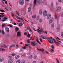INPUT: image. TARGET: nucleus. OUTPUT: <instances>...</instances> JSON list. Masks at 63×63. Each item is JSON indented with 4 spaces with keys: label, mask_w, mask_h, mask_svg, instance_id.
Instances as JSON below:
<instances>
[{
    "label": "nucleus",
    "mask_w": 63,
    "mask_h": 63,
    "mask_svg": "<svg viewBox=\"0 0 63 63\" xmlns=\"http://www.w3.org/2000/svg\"><path fill=\"white\" fill-rule=\"evenodd\" d=\"M51 17V14H48L47 16V19H49Z\"/></svg>",
    "instance_id": "1"
},
{
    "label": "nucleus",
    "mask_w": 63,
    "mask_h": 63,
    "mask_svg": "<svg viewBox=\"0 0 63 63\" xmlns=\"http://www.w3.org/2000/svg\"><path fill=\"white\" fill-rule=\"evenodd\" d=\"M19 4L20 5H23L24 4V1L23 0H21L19 1Z\"/></svg>",
    "instance_id": "2"
},
{
    "label": "nucleus",
    "mask_w": 63,
    "mask_h": 63,
    "mask_svg": "<svg viewBox=\"0 0 63 63\" xmlns=\"http://www.w3.org/2000/svg\"><path fill=\"white\" fill-rule=\"evenodd\" d=\"M5 9H6V10H7V11H12L11 9L9 7H5Z\"/></svg>",
    "instance_id": "3"
},
{
    "label": "nucleus",
    "mask_w": 63,
    "mask_h": 63,
    "mask_svg": "<svg viewBox=\"0 0 63 63\" xmlns=\"http://www.w3.org/2000/svg\"><path fill=\"white\" fill-rule=\"evenodd\" d=\"M43 15L44 16H46L47 15V11L46 10H44L43 12Z\"/></svg>",
    "instance_id": "4"
},
{
    "label": "nucleus",
    "mask_w": 63,
    "mask_h": 63,
    "mask_svg": "<svg viewBox=\"0 0 63 63\" xmlns=\"http://www.w3.org/2000/svg\"><path fill=\"white\" fill-rule=\"evenodd\" d=\"M5 30L6 32L8 33V32H10V30L9 29V28L8 27H6L5 28Z\"/></svg>",
    "instance_id": "5"
},
{
    "label": "nucleus",
    "mask_w": 63,
    "mask_h": 63,
    "mask_svg": "<svg viewBox=\"0 0 63 63\" xmlns=\"http://www.w3.org/2000/svg\"><path fill=\"white\" fill-rule=\"evenodd\" d=\"M31 44L33 46H36V41H34L31 43Z\"/></svg>",
    "instance_id": "6"
},
{
    "label": "nucleus",
    "mask_w": 63,
    "mask_h": 63,
    "mask_svg": "<svg viewBox=\"0 0 63 63\" xmlns=\"http://www.w3.org/2000/svg\"><path fill=\"white\" fill-rule=\"evenodd\" d=\"M53 18H52L49 21V24H51V23H52L53 22Z\"/></svg>",
    "instance_id": "7"
},
{
    "label": "nucleus",
    "mask_w": 63,
    "mask_h": 63,
    "mask_svg": "<svg viewBox=\"0 0 63 63\" xmlns=\"http://www.w3.org/2000/svg\"><path fill=\"white\" fill-rule=\"evenodd\" d=\"M13 62V60L12 59H10L8 61V62L9 63H11Z\"/></svg>",
    "instance_id": "8"
},
{
    "label": "nucleus",
    "mask_w": 63,
    "mask_h": 63,
    "mask_svg": "<svg viewBox=\"0 0 63 63\" xmlns=\"http://www.w3.org/2000/svg\"><path fill=\"white\" fill-rule=\"evenodd\" d=\"M61 11V7H58V8L57 9V12H59Z\"/></svg>",
    "instance_id": "9"
},
{
    "label": "nucleus",
    "mask_w": 63,
    "mask_h": 63,
    "mask_svg": "<svg viewBox=\"0 0 63 63\" xmlns=\"http://www.w3.org/2000/svg\"><path fill=\"white\" fill-rule=\"evenodd\" d=\"M17 36H21V32H18L17 33Z\"/></svg>",
    "instance_id": "10"
},
{
    "label": "nucleus",
    "mask_w": 63,
    "mask_h": 63,
    "mask_svg": "<svg viewBox=\"0 0 63 63\" xmlns=\"http://www.w3.org/2000/svg\"><path fill=\"white\" fill-rule=\"evenodd\" d=\"M36 31H37L38 33H39V34H41V33H42V31L41 30L39 29H38L36 30Z\"/></svg>",
    "instance_id": "11"
},
{
    "label": "nucleus",
    "mask_w": 63,
    "mask_h": 63,
    "mask_svg": "<svg viewBox=\"0 0 63 63\" xmlns=\"http://www.w3.org/2000/svg\"><path fill=\"white\" fill-rule=\"evenodd\" d=\"M36 41L37 42H38V43L39 44H41V43L40 42V41L38 40V37H36Z\"/></svg>",
    "instance_id": "12"
},
{
    "label": "nucleus",
    "mask_w": 63,
    "mask_h": 63,
    "mask_svg": "<svg viewBox=\"0 0 63 63\" xmlns=\"http://www.w3.org/2000/svg\"><path fill=\"white\" fill-rule=\"evenodd\" d=\"M19 30V28L17 27H16L15 29V30L16 32H17Z\"/></svg>",
    "instance_id": "13"
},
{
    "label": "nucleus",
    "mask_w": 63,
    "mask_h": 63,
    "mask_svg": "<svg viewBox=\"0 0 63 63\" xmlns=\"http://www.w3.org/2000/svg\"><path fill=\"white\" fill-rule=\"evenodd\" d=\"M20 57L18 55H16L15 56V59H18Z\"/></svg>",
    "instance_id": "14"
},
{
    "label": "nucleus",
    "mask_w": 63,
    "mask_h": 63,
    "mask_svg": "<svg viewBox=\"0 0 63 63\" xmlns=\"http://www.w3.org/2000/svg\"><path fill=\"white\" fill-rule=\"evenodd\" d=\"M32 10V8H31V7H29L28 10V12H30V11H31Z\"/></svg>",
    "instance_id": "15"
},
{
    "label": "nucleus",
    "mask_w": 63,
    "mask_h": 63,
    "mask_svg": "<svg viewBox=\"0 0 63 63\" xmlns=\"http://www.w3.org/2000/svg\"><path fill=\"white\" fill-rule=\"evenodd\" d=\"M42 0H37V3L38 4H40L41 3V2H42Z\"/></svg>",
    "instance_id": "16"
},
{
    "label": "nucleus",
    "mask_w": 63,
    "mask_h": 63,
    "mask_svg": "<svg viewBox=\"0 0 63 63\" xmlns=\"http://www.w3.org/2000/svg\"><path fill=\"white\" fill-rule=\"evenodd\" d=\"M36 17V15L35 14H34L32 16V18L34 19L35 18V17Z\"/></svg>",
    "instance_id": "17"
},
{
    "label": "nucleus",
    "mask_w": 63,
    "mask_h": 63,
    "mask_svg": "<svg viewBox=\"0 0 63 63\" xmlns=\"http://www.w3.org/2000/svg\"><path fill=\"white\" fill-rule=\"evenodd\" d=\"M1 47H4V48H5L7 47V46H6V45H3V46H1Z\"/></svg>",
    "instance_id": "18"
},
{
    "label": "nucleus",
    "mask_w": 63,
    "mask_h": 63,
    "mask_svg": "<svg viewBox=\"0 0 63 63\" xmlns=\"http://www.w3.org/2000/svg\"><path fill=\"white\" fill-rule=\"evenodd\" d=\"M25 63V61L24 60H22L21 61V63Z\"/></svg>",
    "instance_id": "19"
},
{
    "label": "nucleus",
    "mask_w": 63,
    "mask_h": 63,
    "mask_svg": "<svg viewBox=\"0 0 63 63\" xmlns=\"http://www.w3.org/2000/svg\"><path fill=\"white\" fill-rule=\"evenodd\" d=\"M39 14L41 15H42L43 14V12L41 11L40 10L39 11Z\"/></svg>",
    "instance_id": "20"
},
{
    "label": "nucleus",
    "mask_w": 63,
    "mask_h": 63,
    "mask_svg": "<svg viewBox=\"0 0 63 63\" xmlns=\"http://www.w3.org/2000/svg\"><path fill=\"white\" fill-rule=\"evenodd\" d=\"M28 58L29 59H32V55H31L29 56L28 57Z\"/></svg>",
    "instance_id": "21"
},
{
    "label": "nucleus",
    "mask_w": 63,
    "mask_h": 63,
    "mask_svg": "<svg viewBox=\"0 0 63 63\" xmlns=\"http://www.w3.org/2000/svg\"><path fill=\"white\" fill-rule=\"evenodd\" d=\"M54 24H53L51 26V28H54Z\"/></svg>",
    "instance_id": "22"
},
{
    "label": "nucleus",
    "mask_w": 63,
    "mask_h": 63,
    "mask_svg": "<svg viewBox=\"0 0 63 63\" xmlns=\"http://www.w3.org/2000/svg\"><path fill=\"white\" fill-rule=\"evenodd\" d=\"M53 41H54V42L56 44H57V42H57V41H56L55 39H53Z\"/></svg>",
    "instance_id": "23"
},
{
    "label": "nucleus",
    "mask_w": 63,
    "mask_h": 63,
    "mask_svg": "<svg viewBox=\"0 0 63 63\" xmlns=\"http://www.w3.org/2000/svg\"><path fill=\"white\" fill-rule=\"evenodd\" d=\"M36 0H34V5H36Z\"/></svg>",
    "instance_id": "24"
},
{
    "label": "nucleus",
    "mask_w": 63,
    "mask_h": 63,
    "mask_svg": "<svg viewBox=\"0 0 63 63\" xmlns=\"http://www.w3.org/2000/svg\"><path fill=\"white\" fill-rule=\"evenodd\" d=\"M43 21V20L42 19H40L39 20V22L40 23H41V22Z\"/></svg>",
    "instance_id": "25"
},
{
    "label": "nucleus",
    "mask_w": 63,
    "mask_h": 63,
    "mask_svg": "<svg viewBox=\"0 0 63 63\" xmlns=\"http://www.w3.org/2000/svg\"><path fill=\"white\" fill-rule=\"evenodd\" d=\"M16 13L17 15H18V16H19V13H18V11H17L16 12Z\"/></svg>",
    "instance_id": "26"
},
{
    "label": "nucleus",
    "mask_w": 63,
    "mask_h": 63,
    "mask_svg": "<svg viewBox=\"0 0 63 63\" xmlns=\"http://www.w3.org/2000/svg\"><path fill=\"white\" fill-rule=\"evenodd\" d=\"M3 60H4V58H2L0 59V61L1 62H2V61H3Z\"/></svg>",
    "instance_id": "27"
},
{
    "label": "nucleus",
    "mask_w": 63,
    "mask_h": 63,
    "mask_svg": "<svg viewBox=\"0 0 63 63\" xmlns=\"http://www.w3.org/2000/svg\"><path fill=\"white\" fill-rule=\"evenodd\" d=\"M20 60H17L16 61V62L17 63H20Z\"/></svg>",
    "instance_id": "28"
},
{
    "label": "nucleus",
    "mask_w": 63,
    "mask_h": 63,
    "mask_svg": "<svg viewBox=\"0 0 63 63\" xmlns=\"http://www.w3.org/2000/svg\"><path fill=\"white\" fill-rule=\"evenodd\" d=\"M23 49H26V46H24L22 47Z\"/></svg>",
    "instance_id": "29"
},
{
    "label": "nucleus",
    "mask_w": 63,
    "mask_h": 63,
    "mask_svg": "<svg viewBox=\"0 0 63 63\" xmlns=\"http://www.w3.org/2000/svg\"><path fill=\"white\" fill-rule=\"evenodd\" d=\"M50 51L52 53H53L54 52V50L51 49H50Z\"/></svg>",
    "instance_id": "30"
},
{
    "label": "nucleus",
    "mask_w": 63,
    "mask_h": 63,
    "mask_svg": "<svg viewBox=\"0 0 63 63\" xmlns=\"http://www.w3.org/2000/svg\"><path fill=\"white\" fill-rule=\"evenodd\" d=\"M0 11H1V12H3V13H5V11L3 10H0Z\"/></svg>",
    "instance_id": "31"
},
{
    "label": "nucleus",
    "mask_w": 63,
    "mask_h": 63,
    "mask_svg": "<svg viewBox=\"0 0 63 63\" xmlns=\"http://www.w3.org/2000/svg\"><path fill=\"white\" fill-rule=\"evenodd\" d=\"M29 31L30 32V33H31L32 32V30H31V29L29 30Z\"/></svg>",
    "instance_id": "32"
},
{
    "label": "nucleus",
    "mask_w": 63,
    "mask_h": 63,
    "mask_svg": "<svg viewBox=\"0 0 63 63\" xmlns=\"http://www.w3.org/2000/svg\"><path fill=\"white\" fill-rule=\"evenodd\" d=\"M27 35V36L28 38H30V34H29V33H28Z\"/></svg>",
    "instance_id": "33"
},
{
    "label": "nucleus",
    "mask_w": 63,
    "mask_h": 63,
    "mask_svg": "<svg viewBox=\"0 0 63 63\" xmlns=\"http://www.w3.org/2000/svg\"><path fill=\"white\" fill-rule=\"evenodd\" d=\"M55 19H56L57 18V15H55Z\"/></svg>",
    "instance_id": "34"
},
{
    "label": "nucleus",
    "mask_w": 63,
    "mask_h": 63,
    "mask_svg": "<svg viewBox=\"0 0 63 63\" xmlns=\"http://www.w3.org/2000/svg\"><path fill=\"white\" fill-rule=\"evenodd\" d=\"M22 24H21V23H19V26L20 27V26H22Z\"/></svg>",
    "instance_id": "35"
},
{
    "label": "nucleus",
    "mask_w": 63,
    "mask_h": 63,
    "mask_svg": "<svg viewBox=\"0 0 63 63\" xmlns=\"http://www.w3.org/2000/svg\"><path fill=\"white\" fill-rule=\"evenodd\" d=\"M51 47L52 49H53V50L54 49V46H53V45H52V46Z\"/></svg>",
    "instance_id": "36"
},
{
    "label": "nucleus",
    "mask_w": 63,
    "mask_h": 63,
    "mask_svg": "<svg viewBox=\"0 0 63 63\" xmlns=\"http://www.w3.org/2000/svg\"><path fill=\"white\" fill-rule=\"evenodd\" d=\"M30 39L31 40H32V41H33L34 40V39L33 38H30Z\"/></svg>",
    "instance_id": "37"
},
{
    "label": "nucleus",
    "mask_w": 63,
    "mask_h": 63,
    "mask_svg": "<svg viewBox=\"0 0 63 63\" xmlns=\"http://www.w3.org/2000/svg\"><path fill=\"white\" fill-rule=\"evenodd\" d=\"M8 58H10V59H11V58H12L13 57L12 56H9Z\"/></svg>",
    "instance_id": "38"
},
{
    "label": "nucleus",
    "mask_w": 63,
    "mask_h": 63,
    "mask_svg": "<svg viewBox=\"0 0 63 63\" xmlns=\"http://www.w3.org/2000/svg\"><path fill=\"white\" fill-rule=\"evenodd\" d=\"M41 32H42L43 33H45V32L43 31V29L41 30Z\"/></svg>",
    "instance_id": "39"
},
{
    "label": "nucleus",
    "mask_w": 63,
    "mask_h": 63,
    "mask_svg": "<svg viewBox=\"0 0 63 63\" xmlns=\"http://www.w3.org/2000/svg\"><path fill=\"white\" fill-rule=\"evenodd\" d=\"M25 29L26 31H27V27H25Z\"/></svg>",
    "instance_id": "40"
},
{
    "label": "nucleus",
    "mask_w": 63,
    "mask_h": 63,
    "mask_svg": "<svg viewBox=\"0 0 63 63\" xmlns=\"http://www.w3.org/2000/svg\"><path fill=\"white\" fill-rule=\"evenodd\" d=\"M61 35L62 37H63V32L61 33Z\"/></svg>",
    "instance_id": "41"
},
{
    "label": "nucleus",
    "mask_w": 63,
    "mask_h": 63,
    "mask_svg": "<svg viewBox=\"0 0 63 63\" xmlns=\"http://www.w3.org/2000/svg\"><path fill=\"white\" fill-rule=\"evenodd\" d=\"M39 40L40 41V42H43V40H42V39L41 38H40Z\"/></svg>",
    "instance_id": "42"
},
{
    "label": "nucleus",
    "mask_w": 63,
    "mask_h": 63,
    "mask_svg": "<svg viewBox=\"0 0 63 63\" xmlns=\"http://www.w3.org/2000/svg\"><path fill=\"white\" fill-rule=\"evenodd\" d=\"M29 41H30V39H28L27 40V43H30V42H29Z\"/></svg>",
    "instance_id": "43"
},
{
    "label": "nucleus",
    "mask_w": 63,
    "mask_h": 63,
    "mask_svg": "<svg viewBox=\"0 0 63 63\" xmlns=\"http://www.w3.org/2000/svg\"><path fill=\"white\" fill-rule=\"evenodd\" d=\"M12 47H15V45L14 44L11 46Z\"/></svg>",
    "instance_id": "44"
},
{
    "label": "nucleus",
    "mask_w": 63,
    "mask_h": 63,
    "mask_svg": "<svg viewBox=\"0 0 63 63\" xmlns=\"http://www.w3.org/2000/svg\"><path fill=\"white\" fill-rule=\"evenodd\" d=\"M8 26H9L10 27H12V26L11 25H9Z\"/></svg>",
    "instance_id": "45"
},
{
    "label": "nucleus",
    "mask_w": 63,
    "mask_h": 63,
    "mask_svg": "<svg viewBox=\"0 0 63 63\" xmlns=\"http://www.w3.org/2000/svg\"><path fill=\"white\" fill-rule=\"evenodd\" d=\"M27 29H28V30H30V28L29 27H27Z\"/></svg>",
    "instance_id": "46"
},
{
    "label": "nucleus",
    "mask_w": 63,
    "mask_h": 63,
    "mask_svg": "<svg viewBox=\"0 0 63 63\" xmlns=\"http://www.w3.org/2000/svg\"><path fill=\"white\" fill-rule=\"evenodd\" d=\"M58 1L59 2L61 3L62 2V0H58Z\"/></svg>",
    "instance_id": "47"
},
{
    "label": "nucleus",
    "mask_w": 63,
    "mask_h": 63,
    "mask_svg": "<svg viewBox=\"0 0 63 63\" xmlns=\"http://www.w3.org/2000/svg\"><path fill=\"white\" fill-rule=\"evenodd\" d=\"M2 27H4V26H6V24H3L2 25Z\"/></svg>",
    "instance_id": "48"
},
{
    "label": "nucleus",
    "mask_w": 63,
    "mask_h": 63,
    "mask_svg": "<svg viewBox=\"0 0 63 63\" xmlns=\"http://www.w3.org/2000/svg\"><path fill=\"white\" fill-rule=\"evenodd\" d=\"M24 34L25 35H27V34H28V33H27L26 32H25L24 33Z\"/></svg>",
    "instance_id": "49"
},
{
    "label": "nucleus",
    "mask_w": 63,
    "mask_h": 63,
    "mask_svg": "<svg viewBox=\"0 0 63 63\" xmlns=\"http://www.w3.org/2000/svg\"><path fill=\"white\" fill-rule=\"evenodd\" d=\"M38 28H39V29H40V30H41V31L43 30V29L41 28H40L39 27H38Z\"/></svg>",
    "instance_id": "50"
},
{
    "label": "nucleus",
    "mask_w": 63,
    "mask_h": 63,
    "mask_svg": "<svg viewBox=\"0 0 63 63\" xmlns=\"http://www.w3.org/2000/svg\"><path fill=\"white\" fill-rule=\"evenodd\" d=\"M41 38H43V39H46V38H44V37L43 36H41Z\"/></svg>",
    "instance_id": "51"
},
{
    "label": "nucleus",
    "mask_w": 63,
    "mask_h": 63,
    "mask_svg": "<svg viewBox=\"0 0 63 63\" xmlns=\"http://www.w3.org/2000/svg\"><path fill=\"white\" fill-rule=\"evenodd\" d=\"M25 45L26 47H27V46H29V45L28 44H25Z\"/></svg>",
    "instance_id": "52"
},
{
    "label": "nucleus",
    "mask_w": 63,
    "mask_h": 63,
    "mask_svg": "<svg viewBox=\"0 0 63 63\" xmlns=\"http://www.w3.org/2000/svg\"><path fill=\"white\" fill-rule=\"evenodd\" d=\"M45 34L47 35V31H45Z\"/></svg>",
    "instance_id": "53"
},
{
    "label": "nucleus",
    "mask_w": 63,
    "mask_h": 63,
    "mask_svg": "<svg viewBox=\"0 0 63 63\" xmlns=\"http://www.w3.org/2000/svg\"><path fill=\"white\" fill-rule=\"evenodd\" d=\"M16 18H17V19H20V17H16Z\"/></svg>",
    "instance_id": "54"
},
{
    "label": "nucleus",
    "mask_w": 63,
    "mask_h": 63,
    "mask_svg": "<svg viewBox=\"0 0 63 63\" xmlns=\"http://www.w3.org/2000/svg\"><path fill=\"white\" fill-rule=\"evenodd\" d=\"M0 15H4V14H5V13H0Z\"/></svg>",
    "instance_id": "55"
},
{
    "label": "nucleus",
    "mask_w": 63,
    "mask_h": 63,
    "mask_svg": "<svg viewBox=\"0 0 63 63\" xmlns=\"http://www.w3.org/2000/svg\"><path fill=\"white\" fill-rule=\"evenodd\" d=\"M11 16H12V17H14V15L13 13L11 14Z\"/></svg>",
    "instance_id": "56"
},
{
    "label": "nucleus",
    "mask_w": 63,
    "mask_h": 63,
    "mask_svg": "<svg viewBox=\"0 0 63 63\" xmlns=\"http://www.w3.org/2000/svg\"><path fill=\"white\" fill-rule=\"evenodd\" d=\"M37 50H38V51H41V49H37Z\"/></svg>",
    "instance_id": "57"
},
{
    "label": "nucleus",
    "mask_w": 63,
    "mask_h": 63,
    "mask_svg": "<svg viewBox=\"0 0 63 63\" xmlns=\"http://www.w3.org/2000/svg\"><path fill=\"white\" fill-rule=\"evenodd\" d=\"M56 59V60L57 63H59V61H58V60L57 59Z\"/></svg>",
    "instance_id": "58"
},
{
    "label": "nucleus",
    "mask_w": 63,
    "mask_h": 63,
    "mask_svg": "<svg viewBox=\"0 0 63 63\" xmlns=\"http://www.w3.org/2000/svg\"><path fill=\"white\" fill-rule=\"evenodd\" d=\"M18 22H21V23H22V22H21V21H20L19 20H18Z\"/></svg>",
    "instance_id": "59"
},
{
    "label": "nucleus",
    "mask_w": 63,
    "mask_h": 63,
    "mask_svg": "<svg viewBox=\"0 0 63 63\" xmlns=\"http://www.w3.org/2000/svg\"><path fill=\"white\" fill-rule=\"evenodd\" d=\"M15 55H16L15 54H11V55H12V56H15Z\"/></svg>",
    "instance_id": "60"
},
{
    "label": "nucleus",
    "mask_w": 63,
    "mask_h": 63,
    "mask_svg": "<svg viewBox=\"0 0 63 63\" xmlns=\"http://www.w3.org/2000/svg\"><path fill=\"white\" fill-rule=\"evenodd\" d=\"M11 47H12V46H11L9 47V48L10 49H11Z\"/></svg>",
    "instance_id": "61"
},
{
    "label": "nucleus",
    "mask_w": 63,
    "mask_h": 63,
    "mask_svg": "<svg viewBox=\"0 0 63 63\" xmlns=\"http://www.w3.org/2000/svg\"><path fill=\"white\" fill-rule=\"evenodd\" d=\"M45 53H46V54H48V53H48V52H47V51H46Z\"/></svg>",
    "instance_id": "62"
},
{
    "label": "nucleus",
    "mask_w": 63,
    "mask_h": 63,
    "mask_svg": "<svg viewBox=\"0 0 63 63\" xmlns=\"http://www.w3.org/2000/svg\"><path fill=\"white\" fill-rule=\"evenodd\" d=\"M53 2H52V3H51V6H53Z\"/></svg>",
    "instance_id": "63"
},
{
    "label": "nucleus",
    "mask_w": 63,
    "mask_h": 63,
    "mask_svg": "<svg viewBox=\"0 0 63 63\" xmlns=\"http://www.w3.org/2000/svg\"><path fill=\"white\" fill-rule=\"evenodd\" d=\"M18 44H17L16 45V47H18Z\"/></svg>",
    "instance_id": "64"
}]
</instances>
